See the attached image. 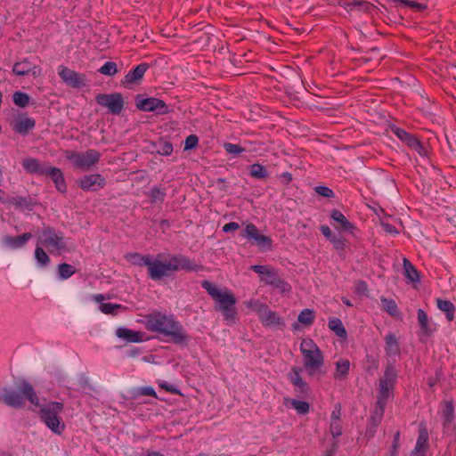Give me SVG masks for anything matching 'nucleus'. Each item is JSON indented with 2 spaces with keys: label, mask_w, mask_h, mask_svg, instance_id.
<instances>
[{
  "label": "nucleus",
  "mask_w": 456,
  "mask_h": 456,
  "mask_svg": "<svg viewBox=\"0 0 456 456\" xmlns=\"http://www.w3.org/2000/svg\"><path fill=\"white\" fill-rule=\"evenodd\" d=\"M142 323L148 331L161 335L174 344L181 345L189 340L185 329L174 314L153 311L143 317Z\"/></svg>",
  "instance_id": "obj_1"
},
{
  "label": "nucleus",
  "mask_w": 456,
  "mask_h": 456,
  "mask_svg": "<svg viewBox=\"0 0 456 456\" xmlns=\"http://www.w3.org/2000/svg\"><path fill=\"white\" fill-rule=\"evenodd\" d=\"M201 268L200 265L186 256L168 255L167 259H164V255L159 254L154 259L151 258L148 274L153 281H159L178 271L192 272L201 270Z\"/></svg>",
  "instance_id": "obj_2"
},
{
  "label": "nucleus",
  "mask_w": 456,
  "mask_h": 456,
  "mask_svg": "<svg viewBox=\"0 0 456 456\" xmlns=\"http://www.w3.org/2000/svg\"><path fill=\"white\" fill-rule=\"evenodd\" d=\"M201 286L215 301V309L222 313L224 320L228 324L235 323L238 314L235 307L237 301L234 294L229 289L219 288L206 280L201 281Z\"/></svg>",
  "instance_id": "obj_3"
},
{
  "label": "nucleus",
  "mask_w": 456,
  "mask_h": 456,
  "mask_svg": "<svg viewBox=\"0 0 456 456\" xmlns=\"http://www.w3.org/2000/svg\"><path fill=\"white\" fill-rule=\"evenodd\" d=\"M299 349L304 368L309 377H320L326 374L324 355L313 339L303 338Z\"/></svg>",
  "instance_id": "obj_4"
},
{
  "label": "nucleus",
  "mask_w": 456,
  "mask_h": 456,
  "mask_svg": "<svg viewBox=\"0 0 456 456\" xmlns=\"http://www.w3.org/2000/svg\"><path fill=\"white\" fill-rule=\"evenodd\" d=\"M1 399L4 404L12 408H22L25 405V400L35 406L40 405L34 387L26 380L19 382L16 389L5 388Z\"/></svg>",
  "instance_id": "obj_5"
},
{
  "label": "nucleus",
  "mask_w": 456,
  "mask_h": 456,
  "mask_svg": "<svg viewBox=\"0 0 456 456\" xmlns=\"http://www.w3.org/2000/svg\"><path fill=\"white\" fill-rule=\"evenodd\" d=\"M63 408V403L60 402H50L40 408L41 419L53 433L58 435L65 429V424L60 416Z\"/></svg>",
  "instance_id": "obj_6"
},
{
  "label": "nucleus",
  "mask_w": 456,
  "mask_h": 456,
  "mask_svg": "<svg viewBox=\"0 0 456 456\" xmlns=\"http://www.w3.org/2000/svg\"><path fill=\"white\" fill-rule=\"evenodd\" d=\"M37 244L44 246L50 253L61 254L69 251L66 239L61 232H57L51 226H45L40 232Z\"/></svg>",
  "instance_id": "obj_7"
},
{
  "label": "nucleus",
  "mask_w": 456,
  "mask_h": 456,
  "mask_svg": "<svg viewBox=\"0 0 456 456\" xmlns=\"http://www.w3.org/2000/svg\"><path fill=\"white\" fill-rule=\"evenodd\" d=\"M395 378L396 372L395 368L392 365H387L384 377L379 380V391L377 401L379 410L376 409V414H379V419L382 418L387 402L392 394Z\"/></svg>",
  "instance_id": "obj_8"
},
{
  "label": "nucleus",
  "mask_w": 456,
  "mask_h": 456,
  "mask_svg": "<svg viewBox=\"0 0 456 456\" xmlns=\"http://www.w3.org/2000/svg\"><path fill=\"white\" fill-rule=\"evenodd\" d=\"M251 270L260 276V281L266 285L272 286L280 292H289L291 286L285 281L279 274V272L270 265H252Z\"/></svg>",
  "instance_id": "obj_9"
},
{
  "label": "nucleus",
  "mask_w": 456,
  "mask_h": 456,
  "mask_svg": "<svg viewBox=\"0 0 456 456\" xmlns=\"http://www.w3.org/2000/svg\"><path fill=\"white\" fill-rule=\"evenodd\" d=\"M65 157L75 167L88 170L100 160L101 154L96 150L89 149L84 152L67 151Z\"/></svg>",
  "instance_id": "obj_10"
},
{
  "label": "nucleus",
  "mask_w": 456,
  "mask_h": 456,
  "mask_svg": "<svg viewBox=\"0 0 456 456\" xmlns=\"http://www.w3.org/2000/svg\"><path fill=\"white\" fill-rule=\"evenodd\" d=\"M135 105L142 111H156L159 115H165L170 111L164 101L154 97L142 99L140 96H137Z\"/></svg>",
  "instance_id": "obj_11"
},
{
  "label": "nucleus",
  "mask_w": 456,
  "mask_h": 456,
  "mask_svg": "<svg viewBox=\"0 0 456 456\" xmlns=\"http://www.w3.org/2000/svg\"><path fill=\"white\" fill-rule=\"evenodd\" d=\"M97 103L108 108L112 114H119L124 108V101L121 94H100L95 98Z\"/></svg>",
  "instance_id": "obj_12"
},
{
  "label": "nucleus",
  "mask_w": 456,
  "mask_h": 456,
  "mask_svg": "<svg viewBox=\"0 0 456 456\" xmlns=\"http://www.w3.org/2000/svg\"><path fill=\"white\" fill-rule=\"evenodd\" d=\"M58 75L69 87L80 88L86 86V76L72 70L63 65L58 67Z\"/></svg>",
  "instance_id": "obj_13"
},
{
  "label": "nucleus",
  "mask_w": 456,
  "mask_h": 456,
  "mask_svg": "<svg viewBox=\"0 0 456 456\" xmlns=\"http://www.w3.org/2000/svg\"><path fill=\"white\" fill-rule=\"evenodd\" d=\"M242 236L247 239H251L259 247L271 248L272 239L266 235L261 234L257 227L253 224H248L243 231Z\"/></svg>",
  "instance_id": "obj_14"
},
{
  "label": "nucleus",
  "mask_w": 456,
  "mask_h": 456,
  "mask_svg": "<svg viewBox=\"0 0 456 456\" xmlns=\"http://www.w3.org/2000/svg\"><path fill=\"white\" fill-rule=\"evenodd\" d=\"M105 179L100 174L85 175L78 181L81 189L85 191H97L105 186Z\"/></svg>",
  "instance_id": "obj_15"
},
{
  "label": "nucleus",
  "mask_w": 456,
  "mask_h": 456,
  "mask_svg": "<svg viewBox=\"0 0 456 456\" xmlns=\"http://www.w3.org/2000/svg\"><path fill=\"white\" fill-rule=\"evenodd\" d=\"M330 218L335 222L337 223L338 224H333L334 227L340 231V232H348L350 234H354L355 231L357 230L355 225L349 222L346 217L344 216V214L338 210V209H333L331 212H330Z\"/></svg>",
  "instance_id": "obj_16"
},
{
  "label": "nucleus",
  "mask_w": 456,
  "mask_h": 456,
  "mask_svg": "<svg viewBox=\"0 0 456 456\" xmlns=\"http://www.w3.org/2000/svg\"><path fill=\"white\" fill-rule=\"evenodd\" d=\"M417 317L421 335L430 337L437 330L436 323L428 317L423 309L418 310Z\"/></svg>",
  "instance_id": "obj_17"
},
{
  "label": "nucleus",
  "mask_w": 456,
  "mask_h": 456,
  "mask_svg": "<svg viewBox=\"0 0 456 456\" xmlns=\"http://www.w3.org/2000/svg\"><path fill=\"white\" fill-rule=\"evenodd\" d=\"M258 317L262 324L265 327L284 325L283 319L277 313L270 310L268 305L264 308Z\"/></svg>",
  "instance_id": "obj_18"
},
{
  "label": "nucleus",
  "mask_w": 456,
  "mask_h": 456,
  "mask_svg": "<svg viewBox=\"0 0 456 456\" xmlns=\"http://www.w3.org/2000/svg\"><path fill=\"white\" fill-rule=\"evenodd\" d=\"M12 72L17 76H25L31 73L32 76L36 77L41 74V69L37 65H32L27 59H25L13 65Z\"/></svg>",
  "instance_id": "obj_19"
},
{
  "label": "nucleus",
  "mask_w": 456,
  "mask_h": 456,
  "mask_svg": "<svg viewBox=\"0 0 456 456\" xmlns=\"http://www.w3.org/2000/svg\"><path fill=\"white\" fill-rule=\"evenodd\" d=\"M301 369L298 367H292L289 379L293 386L296 387V391L301 394H306L309 391L308 384L301 377Z\"/></svg>",
  "instance_id": "obj_20"
},
{
  "label": "nucleus",
  "mask_w": 456,
  "mask_h": 456,
  "mask_svg": "<svg viewBox=\"0 0 456 456\" xmlns=\"http://www.w3.org/2000/svg\"><path fill=\"white\" fill-rule=\"evenodd\" d=\"M116 335L126 342L140 343L144 341L145 333L142 331H135L127 328H118L116 330Z\"/></svg>",
  "instance_id": "obj_21"
},
{
  "label": "nucleus",
  "mask_w": 456,
  "mask_h": 456,
  "mask_svg": "<svg viewBox=\"0 0 456 456\" xmlns=\"http://www.w3.org/2000/svg\"><path fill=\"white\" fill-rule=\"evenodd\" d=\"M22 167L27 173L39 175L46 174L48 168L42 165L38 159L31 157L25 158L22 160Z\"/></svg>",
  "instance_id": "obj_22"
},
{
  "label": "nucleus",
  "mask_w": 456,
  "mask_h": 456,
  "mask_svg": "<svg viewBox=\"0 0 456 456\" xmlns=\"http://www.w3.org/2000/svg\"><path fill=\"white\" fill-rule=\"evenodd\" d=\"M35 125V120L26 116L18 117L12 123L13 130L21 134H28L29 130L34 128Z\"/></svg>",
  "instance_id": "obj_23"
},
{
  "label": "nucleus",
  "mask_w": 456,
  "mask_h": 456,
  "mask_svg": "<svg viewBox=\"0 0 456 456\" xmlns=\"http://www.w3.org/2000/svg\"><path fill=\"white\" fill-rule=\"evenodd\" d=\"M31 238L32 234L30 232H25L18 236H5L4 242L10 248L16 249L22 248Z\"/></svg>",
  "instance_id": "obj_24"
},
{
  "label": "nucleus",
  "mask_w": 456,
  "mask_h": 456,
  "mask_svg": "<svg viewBox=\"0 0 456 456\" xmlns=\"http://www.w3.org/2000/svg\"><path fill=\"white\" fill-rule=\"evenodd\" d=\"M45 175H50L58 191L65 192L67 191V184L60 168L49 167Z\"/></svg>",
  "instance_id": "obj_25"
},
{
  "label": "nucleus",
  "mask_w": 456,
  "mask_h": 456,
  "mask_svg": "<svg viewBox=\"0 0 456 456\" xmlns=\"http://www.w3.org/2000/svg\"><path fill=\"white\" fill-rule=\"evenodd\" d=\"M148 68L149 66L146 63L137 65L125 76L123 83L131 85L139 82L143 77Z\"/></svg>",
  "instance_id": "obj_26"
},
{
  "label": "nucleus",
  "mask_w": 456,
  "mask_h": 456,
  "mask_svg": "<svg viewBox=\"0 0 456 456\" xmlns=\"http://www.w3.org/2000/svg\"><path fill=\"white\" fill-rule=\"evenodd\" d=\"M428 448V435L426 429L419 431L415 448L412 452L414 456H424Z\"/></svg>",
  "instance_id": "obj_27"
},
{
  "label": "nucleus",
  "mask_w": 456,
  "mask_h": 456,
  "mask_svg": "<svg viewBox=\"0 0 456 456\" xmlns=\"http://www.w3.org/2000/svg\"><path fill=\"white\" fill-rule=\"evenodd\" d=\"M350 362L348 359L341 358L336 363V369L333 374V378L336 380L346 379L348 376L350 370Z\"/></svg>",
  "instance_id": "obj_28"
},
{
  "label": "nucleus",
  "mask_w": 456,
  "mask_h": 456,
  "mask_svg": "<svg viewBox=\"0 0 456 456\" xmlns=\"http://www.w3.org/2000/svg\"><path fill=\"white\" fill-rule=\"evenodd\" d=\"M151 256L149 255H142L140 253H128L125 256V259L133 265L147 266L150 264Z\"/></svg>",
  "instance_id": "obj_29"
},
{
  "label": "nucleus",
  "mask_w": 456,
  "mask_h": 456,
  "mask_svg": "<svg viewBox=\"0 0 456 456\" xmlns=\"http://www.w3.org/2000/svg\"><path fill=\"white\" fill-rule=\"evenodd\" d=\"M284 404L287 407L295 409L297 412L301 415H305L310 411V404L307 402L299 401L297 399L285 398Z\"/></svg>",
  "instance_id": "obj_30"
},
{
  "label": "nucleus",
  "mask_w": 456,
  "mask_h": 456,
  "mask_svg": "<svg viewBox=\"0 0 456 456\" xmlns=\"http://www.w3.org/2000/svg\"><path fill=\"white\" fill-rule=\"evenodd\" d=\"M436 305L440 311L445 314L448 322H452L454 319L455 306L451 301L438 298Z\"/></svg>",
  "instance_id": "obj_31"
},
{
  "label": "nucleus",
  "mask_w": 456,
  "mask_h": 456,
  "mask_svg": "<svg viewBox=\"0 0 456 456\" xmlns=\"http://www.w3.org/2000/svg\"><path fill=\"white\" fill-rule=\"evenodd\" d=\"M386 341V353L388 355H397L400 354V346L395 336L392 333L387 334L385 337Z\"/></svg>",
  "instance_id": "obj_32"
},
{
  "label": "nucleus",
  "mask_w": 456,
  "mask_h": 456,
  "mask_svg": "<svg viewBox=\"0 0 456 456\" xmlns=\"http://www.w3.org/2000/svg\"><path fill=\"white\" fill-rule=\"evenodd\" d=\"M329 328L339 338L346 337V330L338 318H332L329 321Z\"/></svg>",
  "instance_id": "obj_33"
},
{
  "label": "nucleus",
  "mask_w": 456,
  "mask_h": 456,
  "mask_svg": "<svg viewBox=\"0 0 456 456\" xmlns=\"http://www.w3.org/2000/svg\"><path fill=\"white\" fill-rule=\"evenodd\" d=\"M58 275L61 280H67L76 273V268L67 263H62L58 265Z\"/></svg>",
  "instance_id": "obj_34"
},
{
  "label": "nucleus",
  "mask_w": 456,
  "mask_h": 456,
  "mask_svg": "<svg viewBox=\"0 0 456 456\" xmlns=\"http://www.w3.org/2000/svg\"><path fill=\"white\" fill-rule=\"evenodd\" d=\"M315 318L314 312L309 308H305L300 312L297 321L305 326H310Z\"/></svg>",
  "instance_id": "obj_35"
},
{
  "label": "nucleus",
  "mask_w": 456,
  "mask_h": 456,
  "mask_svg": "<svg viewBox=\"0 0 456 456\" xmlns=\"http://www.w3.org/2000/svg\"><path fill=\"white\" fill-rule=\"evenodd\" d=\"M403 268L405 277L411 281H416L419 280V273L411 263L407 259H403Z\"/></svg>",
  "instance_id": "obj_36"
},
{
  "label": "nucleus",
  "mask_w": 456,
  "mask_h": 456,
  "mask_svg": "<svg viewBox=\"0 0 456 456\" xmlns=\"http://www.w3.org/2000/svg\"><path fill=\"white\" fill-rule=\"evenodd\" d=\"M381 305L382 308L391 316H396L398 314L399 311L395 300L382 297Z\"/></svg>",
  "instance_id": "obj_37"
},
{
  "label": "nucleus",
  "mask_w": 456,
  "mask_h": 456,
  "mask_svg": "<svg viewBox=\"0 0 456 456\" xmlns=\"http://www.w3.org/2000/svg\"><path fill=\"white\" fill-rule=\"evenodd\" d=\"M99 308L103 314L112 315H116L118 310L125 309V307L119 304L111 303H102L100 304Z\"/></svg>",
  "instance_id": "obj_38"
},
{
  "label": "nucleus",
  "mask_w": 456,
  "mask_h": 456,
  "mask_svg": "<svg viewBox=\"0 0 456 456\" xmlns=\"http://www.w3.org/2000/svg\"><path fill=\"white\" fill-rule=\"evenodd\" d=\"M250 175L257 179H265L268 173L265 167L260 164H253L250 166Z\"/></svg>",
  "instance_id": "obj_39"
},
{
  "label": "nucleus",
  "mask_w": 456,
  "mask_h": 456,
  "mask_svg": "<svg viewBox=\"0 0 456 456\" xmlns=\"http://www.w3.org/2000/svg\"><path fill=\"white\" fill-rule=\"evenodd\" d=\"M35 257L37 261L42 265H47L50 263V257L40 244H37L36 247Z\"/></svg>",
  "instance_id": "obj_40"
},
{
  "label": "nucleus",
  "mask_w": 456,
  "mask_h": 456,
  "mask_svg": "<svg viewBox=\"0 0 456 456\" xmlns=\"http://www.w3.org/2000/svg\"><path fill=\"white\" fill-rule=\"evenodd\" d=\"M165 191L157 186L153 187L149 193L151 203L162 202L165 199Z\"/></svg>",
  "instance_id": "obj_41"
},
{
  "label": "nucleus",
  "mask_w": 456,
  "mask_h": 456,
  "mask_svg": "<svg viewBox=\"0 0 456 456\" xmlns=\"http://www.w3.org/2000/svg\"><path fill=\"white\" fill-rule=\"evenodd\" d=\"M118 71L117 64L113 61H107L99 69L101 74L110 77L116 75Z\"/></svg>",
  "instance_id": "obj_42"
},
{
  "label": "nucleus",
  "mask_w": 456,
  "mask_h": 456,
  "mask_svg": "<svg viewBox=\"0 0 456 456\" xmlns=\"http://www.w3.org/2000/svg\"><path fill=\"white\" fill-rule=\"evenodd\" d=\"M454 407L452 401L444 402L443 416L446 423H450L453 419Z\"/></svg>",
  "instance_id": "obj_43"
},
{
  "label": "nucleus",
  "mask_w": 456,
  "mask_h": 456,
  "mask_svg": "<svg viewBox=\"0 0 456 456\" xmlns=\"http://www.w3.org/2000/svg\"><path fill=\"white\" fill-rule=\"evenodd\" d=\"M12 100L17 106L26 107L29 102V96L25 93L15 92Z\"/></svg>",
  "instance_id": "obj_44"
},
{
  "label": "nucleus",
  "mask_w": 456,
  "mask_h": 456,
  "mask_svg": "<svg viewBox=\"0 0 456 456\" xmlns=\"http://www.w3.org/2000/svg\"><path fill=\"white\" fill-rule=\"evenodd\" d=\"M404 143H406L411 149L416 151L419 154H423L424 147L413 134H411Z\"/></svg>",
  "instance_id": "obj_45"
},
{
  "label": "nucleus",
  "mask_w": 456,
  "mask_h": 456,
  "mask_svg": "<svg viewBox=\"0 0 456 456\" xmlns=\"http://www.w3.org/2000/svg\"><path fill=\"white\" fill-rule=\"evenodd\" d=\"M224 148L227 153L232 154V155H239L245 151V149L242 148L240 145L231 143V142H225L224 144Z\"/></svg>",
  "instance_id": "obj_46"
},
{
  "label": "nucleus",
  "mask_w": 456,
  "mask_h": 456,
  "mask_svg": "<svg viewBox=\"0 0 456 456\" xmlns=\"http://www.w3.org/2000/svg\"><path fill=\"white\" fill-rule=\"evenodd\" d=\"M157 152L162 156H169L173 152V145L169 142H162L159 143Z\"/></svg>",
  "instance_id": "obj_47"
},
{
  "label": "nucleus",
  "mask_w": 456,
  "mask_h": 456,
  "mask_svg": "<svg viewBox=\"0 0 456 456\" xmlns=\"http://www.w3.org/2000/svg\"><path fill=\"white\" fill-rule=\"evenodd\" d=\"M199 143V138L195 134H191L186 137L184 143V150H191L197 147Z\"/></svg>",
  "instance_id": "obj_48"
},
{
  "label": "nucleus",
  "mask_w": 456,
  "mask_h": 456,
  "mask_svg": "<svg viewBox=\"0 0 456 456\" xmlns=\"http://www.w3.org/2000/svg\"><path fill=\"white\" fill-rule=\"evenodd\" d=\"M391 131L403 142H405L408 137L411 135V134L397 126H392Z\"/></svg>",
  "instance_id": "obj_49"
},
{
  "label": "nucleus",
  "mask_w": 456,
  "mask_h": 456,
  "mask_svg": "<svg viewBox=\"0 0 456 456\" xmlns=\"http://www.w3.org/2000/svg\"><path fill=\"white\" fill-rule=\"evenodd\" d=\"M391 131L403 142H405L408 137L411 135V134L397 126H392Z\"/></svg>",
  "instance_id": "obj_50"
},
{
  "label": "nucleus",
  "mask_w": 456,
  "mask_h": 456,
  "mask_svg": "<svg viewBox=\"0 0 456 456\" xmlns=\"http://www.w3.org/2000/svg\"><path fill=\"white\" fill-rule=\"evenodd\" d=\"M247 305L259 315L267 305L262 304L256 300H250L247 303Z\"/></svg>",
  "instance_id": "obj_51"
},
{
  "label": "nucleus",
  "mask_w": 456,
  "mask_h": 456,
  "mask_svg": "<svg viewBox=\"0 0 456 456\" xmlns=\"http://www.w3.org/2000/svg\"><path fill=\"white\" fill-rule=\"evenodd\" d=\"M330 429L333 437L341 436L342 427L340 425V421H330Z\"/></svg>",
  "instance_id": "obj_52"
},
{
  "label": "nucleus",
  "mask_w": 456,
  "mask_h": 456,
  "mask_svg": "<svg viewBox=\"0 0 456 456\" xmlns=\"http://www.w3.org/2000/svg\"><path fill=\"white\" fill-rule=\"evenodd\" d=\"M315 191L322 197H326V198H333L334 197L333 191L326 186H317V187H315Z\"/></svg>",
  "instance_id": "obj_53"
},
{
  "label": "nucleus",
  "mask_w": 456,
  "mask_h": 456,
  "mask_svg": "<svg viewBox=\"0 0 456 456\" xmlns=\"http://www.w3.org/2000/svg\"><path fill=\"white\" fill-rule=\"evenodd\" d=\"M137 395L152 396V397L158 398L155 390L151 387H140L137 391Z\"/></svg>",
  "instance_id": "obj_54"
},
{
  "label": "nucleus",
  "mask_w": 456,
  "mask_h": 456,
  "mask_svg": "<svg viewBox=\"0 0 456 456\" xmlns=\"http://www.w3.org/2000/svg\"><path fill=\"white\" fill-rule=\"evenodd\" d=\"M401 3L404 6H407V7L418 10V11H421L426 8V6L423 5L422 4H419L418 2L411 1V0H401Z\"/></svg>",
  "instance_id": "obj_55"
},
{
  "label": "nucleus",
  "mask_w": 456,
  "mask_h": 456,
  "mask_svg": "<svg viewBox=\"0 0 456 456\" xmlns=\"http://www.w3.org/2000/svg\"><path fill=\"white\" fill-rule=\"evenodd\" d=\"M399 438H400V432L397 431L395 434L394 442L392 444V449L389 456H397L398 450H399Z\"/></svg>",
  "instance_id": "obj_56"
},
{
  "label": "nucleus",
  "mask_w": 456,
  "mask_h": 456,
  "mask_svg": "<svg viewBox=\"0 0 456 456\" xmlns=\"http://www.w3.org/2000/svg\"><path fill=\"white\" fill-rule=\"evenodd\" d=\"M11 203L19 208H23V207L28 206L27 200L20 196H16V197L12 198Z\"/></svg>",
  "instance_id": "obj_57"
},
{
  "label": "nucleus",
  "mask_w": 456,
  "mask_h": 456,
  "mask_svg": "<svg viewBox=\"0 0 456 456\" xmlns=\"http://www.w3.org/2000/svg\"><path fill=\"white\" fill-rule=\"evenodd\" d=\"M330 241L333 244V246L336 249L343 250L346 247L345 240L338 239L335 236Z\"/></svg>",
  "instance_id": "obj_58"
},
{
  "label": "nucleus",
  "mask_w": 456,
  "mask_h": 456,
  "mask_svg": "<svg viewBox=\"0 0 456 456\" xmlns=\"http://www.w3.org/2000/svg\"><path fill=\"white\" fill-rule=\"evenodd\" d=\"M340 417H341V407L339 404H337L335 406L333 411L331 412V416H330L331 421H340Z\"/></svg>",
  "instance_id": "obj_59"
},
{
  "label": "nucleus",
  "mask_w": 456,
  "mask_h": 456,
  "mask_svg": "<svg viewBox=\"0 0 456 456\" xmlns=\"http://www.w3.org/2000/svg\"><path fill=\"white\" fill-rule=\"evenodd\" d=\"M159 386L162 389H164V390H166V391H167V392H170V393H172V394H175V395L179 394V390H178L176 387H174V386H172V385H168V384H167V383H166V382H160V383L159 384Z\"/></svg>",
  "instance_id": "obj_60"
},
{
  "label": "nucleus",
  "mask_w": 456,
  "mask_h": 456,
  "mask_svg": "<svg viewBox=\"0 0 456 456\" xmlns=\"http://www.w3.org/2000/svg\"><path fill=\"white\" fill-rule=\"evenodd\" d=\"M381 226L387 233H389V234H397L398 233V231L396 230V228L390 224L382 222Z\"/></svg>",
  "instance_id": "obj_61"
},
{
  "label": "nucleus",
  "mask_w": 456,
  "mask_h": 456,
  "mask_svg": "<svg viewBox=\"0 0 456 456\" xmlns=\"http://www.w3.org/2000/svg\"><path fill=\"white\" fill-rule=\"evenodd\" d=\"M240 228V225L238 223L236 222H231V223H228V224H225L224 226H223V232H232V231H236Z\"/></svg>",
  "instance_id": "obj_62"
},
{
  "label": "nucleus",
  "mask_w": 456,
  "mask_h": 456,
  "mask_svg": "<svg viewBox=\"0 0 456 456\" xmlns=\"http://www.w3.org/2000/svg\"><path fill=\"white\" fill-rule=\"evenodd\" d=\"M320 230H321V232L322 233V235L325 238H327L329 240H330L334 237L330 228L328 225H322L320 227Z\"/></svg>",
  "instance_id": "obj_63"
},
{
  "label": "nucleus",
  "mask_w": 456,
  "mask_h": 456,
  "mask_svg": "<svg viewBox=\"0 0 456 456\" xmlns=\"http://www.w3.org/2000/svg\"><path fill=\"white\" fill-rule=\"evenodd\" d=\"M93 298L95 302L97 303H103L102 301L105 299V298H110V297H105L104 295L102 294H96V295H94L93 296Z\"/></svg>",
  "instance_id": "obj_64"
}]
</instances>
